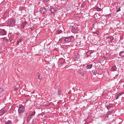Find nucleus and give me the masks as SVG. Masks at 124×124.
<instances>
[{"mask_svg":"<svg viewBox=\"0 0 124 124\" xmlns=\"http://www.w3.org/2000/svg\"><path fill=\"white\" fill-rule=\"evenodd\" d=\"M124 91L120 92V93H119L118 94H117V95L118 96H121V95H122V94H124Z\"/></svg>","mask_w":124,"mask_h":124,"instance_id":"21","label":"nucleus"},{"mask_svg":"<svg viewBox=\"0 0 124 124\" xmlns=\"http://www.w3.org/2000/svg\"><path fill=\"white\" fill-rule=\"evenodd\" d=\"M16 35H20L21 34V33L17 32V33H16Z\"/></svg>","mask_w":124,"mask_h":124,"instance_id":"35","label":"nucleus"},{"mask_svg":"<svg viewBox=\"0 0 124 124\" xmlns=\"http://www.w3.org/2000/svg\"><path fill=\"white\" fill-rule=\"evenodd\" d=\"M14 91H18V87H14Z\"/></svg>","mask_w":124,"mask_h":124,"instance_id":"33","label":"nucleus"},{"mask_svg":"<svg viewBox=\"0 0 124 124\" xmlns=\"http://www.w3.org/2000/svg\"><path fill=\"white\" fill-rule=\"evenodd\" d=\"M59 41H60L61 42H62V38H61L59 39Z\"/></svg>","mask_w":124,"mask_h":124,"instance_id":"37","label":"nucleus"},{"mask_svg":"<svg viewBox=\"0 0 124 124\" xmlns=\"http://www.w3.org/2000/svg\"><path fill=\"white\" fill-rule=\"evenodd\" d=\"M93 67V64H88L86 66L87 69H91Z\"/></svg>","mask_w":124,"mask_h":124,"instance_id":"13","label":"nucleus"},{"mask_svg":"<svg viewBox=\"0 0 124 124\" xmlns=\"http://www.w3.org/2000/svg\"><path fill=\"white\" fill-rule=\"evenodd\" d=\"M62 61L61 62V65H62V64H64L65 62H64V60H63V59H62Z\"/></svg>","mask_w":124,"mask_h":124,"instance_id":"27","label":"nucleus"},{"mask_svg":"<svg viewBox=\"0 0 124 124\" xmlns=\"http://www.w3.org/2000/svg\"><path fill=\"white\" fill-rule=\"evenodd\" d=\"M106 107L107 108V109H108V110H110V109H111V108L113 107V106H112V105L111 104H109L108 105L106 106Z\"/></svg>","mask_w":124,"mask_h":124,"instance_id":"10","label":"nucleus"},{"mask_svg":"<svg viewBox=\"0 0 124 124\" xmlns=\"http://www.w3.org/2000/svg\"><path fill=\"white\" fill-rule=\"evenodd\" d=\"M58 95H61V94H62V92H61V91H58Z\"/></svg>","mask_w":124,"mask_h":124,"instance_id":"34","label":"nucleus"},{"mask_svg":"<svg viewBox=\"0 0 124 124\" xmlns=\"http://www.w3.org/2000/svg\"><path fill=\"white\" fill-rule=\"evenodd\" d=\"M83 5H86V4H83Z\"/></svg>","mask_w":124,"mask_h":124,"instance_id":"43","label":"nucleus"},{"mask_svg":"<svg viewBox=\"0 0 124 124\" xmlns=\"http://www.w3.org/2000/svg\"><path fill=\"white\" fill-rule=\"evenodd\" d=\"M48 0H44V2H47V1H48Z\"/></svg>","mask_w":124,"mask_h":124,"instance_id":"38","label":"nucleus"},{"mask_svg":"<svg viewBox=\"0 0 124 124\" xmlns=\"http://www.w3.org/2000/svg\"><path fill=\"white\" fill-rule=\"evenodd\" d=\"M0 100H3V99L1 98V97H0Z\"/></svg>","mask_w":124,"mask_h":124,"instance_id":"41","label":"nucleus"},{"mask_svg":"<svg viewBox=\"0 0 124 124\" xmlns=\"http://www.w3.org/2000/svg\"><path fill=\"white\" fill-rule=\"evenodd\" d=\"M95 9L97 10V11H99V12L101 11V8H100L96 7L95 8Z\"/></svg>","mask_w":124,"mask_h":124,"instance_id":"28","label":"nucleus"},{"mask_svg":"<svg viewBox=\"0 0 124 124\" xmlns=\"http://www.w3.org/2000/svg\"><path fill=\"white\" fill-rule=\"evenodd\" d=\"M4 90L3 88H0V93H1L3 92Z\"/></svg>","mask_w":124,"mask_h":124,"instance_id":"26","label":"nucleus"},{"mask_svg":"<svg viewBox=\"0 0 124 124\" xmlns=\"http://www.w3.org/2000/svg\"><path fill=\"white\" fill-rule=\"evenodd\" d=\"M31 119H32V117H31V116H29V115H28L26 119L27 123L29 124L31 121Z\"/></svg>","mask_w":124,"mask_h":124,"instance_id":"9","label":"nucleus"},{"mask_svg":"<svg viewBox=\"0 0 124 124\" xmlns=\"http://www.w3.org/2000/svg\"><path fill=\"white\" fill-rule=\"evenodd\" d=\"M72 32H78L79 31V28L76 26H71Z\"/></svg>","mask_w":124,"mask_h":124,"instance_id":"4","label":"nucleus"},{"mask_svg":"<svg viewBox=\"0 0 124 124\" xmlns=\"http://www.w3.org/2000/svg\"><path fill=\"white\" fill-rule=\"evenodd\" d=\"M62 42H64V43H65V37H62Z\"/></svg>","mask_w":124,"mask_h":124,"instance_id":"31","label":"nucleus"},{"mask_svg":"<svg viewBox=\"0 0 124 124\" xmlns=\"http://www.w3.org/2000/svg\"><path fill=\"white\" fill-rule=\"evenodd\" d=\"M119 56L120 57H124V50L120 52Z\"/></svg>","mask_w":124,"mask_h":124,"instance_id":"18","label":"nucleus"},{"mask_svg":"<svg viewBox=\"0 0 124 124\" xmlns=\"http://www.w3.org/2000/svg\"><path fill=\"white\" fill-rule=\"evenodd\" d=\"M16 23V21H15V19H11L8 21L7 25L9 26H11L12 27H14Z\"/></svg>","mask_w":124,"mask_h":124,"instance_id":"2","label":"nucleus"},{"mask_svg":"<svg viewBox=\"0 0 124 124\" xmlns=\"http://www.w3.org/2000/svg\"><path fill=\"white\" fill-rule=\"evenodd\" d=\"M7 33V32L4 29L0 31V34H1L2 35H6Z\"/></svg>","mask_w":124,"mask_h":124,"instance_id":"7","label":"nucleus"},{"mask_svg":"<svg viewBox=\"0 0 124 124\" xmlns=\"http://www.w3.org/2000/svg\"><path fill=\"white\" fill-rule=\"evenodd\" d=\"M5 41L6 42H8V39H6L5 40Z\"/></svg>","mask_w":124,"mask_h":124,"instance_id":"40","label":"nucleus"},{"mask_svg":"<svg viewBox=\"0 0 124 124\" xmlns=\"http://www.w3.org/2000/svg\"><path fill=\"white\" fill-rule=\"evenodd\" d=\"M50 11L51 13H55V12L56 11V9L54 8H51L50 9Z\"/></svg>","mask_w":124,"mask_h":124,"instance_id":"15","label":"nucleus"},{"mask_svg":"<svg viewBox=\"0 0 124 124\" xmlns=\"http://www.w3.org/2000/svg\"><path fill=\"white\" fill-rule=\"evenodd\" d=\"M43 107H48V106H49V104H46V105H44Z\"/></svg>","mask_w":124,"mask_h":124,"instance_id":"32","label":"nucleus"},{"mask_svg":"<svg viewBox=\"0 0 124 124\" xmlns=\"http://www.w3.org/2000/svg\"><path fill=\"white\" fill-rule=\"evenodd\" d=\"M5 124H12V121L8 120L5 122Z\"/></svg>","mask_w":124,"mask_h":124,"instance_id":"17","label":"nucleus"},{"mask_svg":"<svg viewBox=\"0 0 124 124\" xmlns=\"http://www.w3.org/2000/svg\"><path fill=\"white\" fill-rule=\"evenodd\" d=\"M72 38H73V36L65 37V43H69L70 42H71V40H72Z\"/></svg>","mask_w":124,"mask_h":124,"instance_id":"3","label":"nucleus"},{"mask_svg":"<svg viewBox=\"0 0 124 124\" xmlns=\"http://www.w3.org/2000/svg\"><path fill=\"white\" fill-rule=\"evenodd\" d=\"M22 41H23V38H20L18 39V40H17L16 42H17V45H19V43H21Z\"/></svg>","mask_w":124,"mask_h":124,"instance_id":"16","label":"nucleus"},{"mask_svg":"<svg viewBox=\"0 0 124 124\" xmlns=\"http://www.w3.org/2000/svg\"><path fill=\"white\" fill-rule=\"evenodd\" d=\"M6 113V110L2 109L0 110V116H2L3 115H4Z\"/></svg>","mask_w":124,"mask_h":124,"instance_id":"8","label":"nucleus"},{"mask_svg":"<svg viewBox=\"0 0 124 124\" xmlns=\"http://www.w3.org/2000/svg\"><path fill=\"white\" fill-rule=\"evenodd\" d=\"M116 69H117V67H116V66H112L111 67V70L112 71H115V70H116Z\"/></svg>","mask_w":124,"mask_h":124,"instance_id":"20","label":"nucleus"},{"mask_svg":"<svg viewBox=\"0 0 124 124\" xmlns=\"http://www.w3.org/2000/svg\"><path fill=\"white\" fill-rule=\"evenodd\" d=\"M78 73L79 74H80V75H81L82 76H84V72L81 71H79L78 72Z\"/></svg>","mask_w":124,"mask_h":124,"instance_id":"22","label":"nucleus"},{"mask_svg":"<svg viewBox=\"0 0 124 124\" xmlns=\"http://www.w3.org/2000/svg\"><path fill=\"white\" fill-rule=\"evenodd\" d=\"M35 115V111H32L28 116H29L30 117H31V118H32V117H33V116H34Z\"/></svg>","mask_w":124,"mask_h":124,"instance_id":"12","label":"nucleus"},{"mask_svg":"<svg viewBox=\"0 0 124 124\" xmlns=\"http://www.w3.org/2000/svg\"><path fill=\"white\" fill-rule=\"evenodd\" d=\"M116 12H120V11H121V6H117L116 7Z\"/></svg>","mask_w":124,"mask_h":124,"instance_id":"14","label":"nucleus"},{"mask_svg":"<svg viewBox=\"0 0 124 124\" xmlns=\"http://www.w3.org/2000/svg\"><path fill=\"white\" fill-rule=\"evenodd\" d=\"M92 72L93 75H95L96 74H97V71L96 70L93 71Z\"/></svg>","mask_w":124,"mask_h":124,"instance_id":"24","label":"nucleus"},{"mask_svg":"<svg viewBox=\"0 0 124 124\" xmlns=\"http://www.w3.org/2000/svg\"><path fill=\"white\" fill-rule=\"evenodd\" d=\"M108 115H111V112L109 111L108 112Z\"/></svg>","mask_w":124,"mask_h":124,"instance_id":"39","label":"nucleus"},{"mask_svg":"<svg viewBox=\"0 0 124 124\" xmlns=\"http://www.w3.org/2000/svg\"><path fill=\"white\" fill-rule=\"evenodd\" d=\"M40 11L42 14H46L47 13V9L43 7L40 9Z\"/></svg>","mask_w":124,"mask_h":124,"instance_id":"5","label":"nucleus"},{"mask_svg":"<svg viewBox=\"0 0 124 124\" xmlns=\"http://www.w3.org/2000/svg\"><path fill=\"white\" fill-rule=\"evenodd\" d=\"M108 39H110L111 41H112V40H114V37L112 36H109L108 37Z\"/></svg>","mask_w":124,"mask_h":124,"instance_id":"19","label":"nucleus"},{"mask_svg":"<svg viewBox=\"0 0 124 124\" xmlns=\"http://www.w3.org/2000/svg\"><path fill=\"white\" fill-rule=\"evenodd\" d=\"M27 24H28V22L27 21H25L24 22L21 23V24H20V27H21L20 29L24 30Z\"/></svg>","mask_w":124,"mask_h":124,"instance_id":"6","label":"nucleus"},{"mask_svg":"<svg viewBox=\"0 0 124 124\" xmlns=\"http://www.w3.org/2000/svg\"><path fill=\"white\" fill-rule=\"evenodd\" d=\"M56 32L57 34H60V33H62V31L58 30L56 31Z\"/></svg>","mask_w":124,"mask_h":124,"instance_id":"29","label":"nucleus"},{"mask_svg":"<svg viewBox=\"0 0 124 124\" xmlns=\"http://www.w3.org/2000/svg\"><path fill=\"white\" fill-rule=\"evenodd\" d=\"M93 33L94 34H97V35H98L99 33V32H98V31H96L95 32H93Z\"/></svg>","mask_w":124,"mask_h":124,"instance_id":"30","label":"nucleus"},{"mask_svg":"<svg viewBox=\"0 0 124 124\" xmlns=\"http://www.w3.org/2000/svg\"><path fill=\"white\" fill-rule=\"evenodd\" d=\"M111 15H112V14H108V16H111Z\"/></svg>","mask_w":124,"mask_h":124,"instance_id":"42","label":"nucleus"},{"mask_svg":"<svg viewBox=\"0 0 124 124\" xmlns=\"http://www.w3.org/2000/svg\"><path fill=\"white\" fill-rule=\"evenodd\" d=\"M31 30V31H34L35 28L34 27L32 26L30 28Z\"/></svg>","mask_w":124,"mask_h":124,"instance_id":"25","label":"nucleus"},{"mask_svg":"<svg viewBox=\"0 0 124 124\" xmlns=\"http://www.w3.org/2000/svg\"><path fill=\"white\" fill-rule=\"evenodd\" d=\"M119 97H120L119 96H118L117 94L116 95V99H118Z\"/></svg>","mask_w":124,"mask_h":124,"instance_id":"36","label":"nucleus"},{"mask_svg":"<svg viewBox=\"0 0 124 124\" xmlns=\"http://www.w3.org/2000/svg\"><path fill=\"white\" fill-rule=\"evenodd\" d=\"M37 75H38V78L39 80H41V78H40V76L41 74L40 73H37Z\"/></svg>","mask_w":124,"mask_h":124,"instance_id":"23","label":"nucleus"},{"mask_svg":"<svg viewBox=\"0 0 124 124\" xmlns=\"http://www.w3.org/2000/svg\"><path fill=\"white\" fill-rule=\"evenodd\" d=\"M25 111H26V109L25 108V107L23 106V105H19L18 112L19 114H23V113H25Z\"/></svg>","mask_w":124,"mask_h":124,"instance_id":"1","label":"nucleus"},{"mask_svg":"<svg viewBox=\"0 0 124 124\" xmlns=\"http://www.w3.org/2000/svg\"><path fill=\"white\" fill-rule=\"evenodd\" d=\"M92 54H93V52L91 51H87L86 52V55L88 57H91V56L92 55Z\"/></svg>","mask_w":124,"mask_h":124,"instance_id":"11","label":"nucleus"}]
</instances>
